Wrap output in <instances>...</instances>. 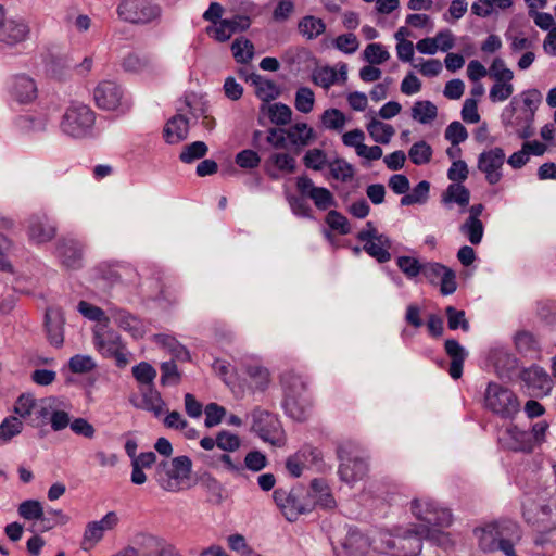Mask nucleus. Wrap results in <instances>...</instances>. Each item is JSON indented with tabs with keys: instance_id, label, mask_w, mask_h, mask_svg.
Listing matches in <instances>:
<instances>
[{
	"instance_id": "obj_7",
	"label": "nucleus",
	"mask_w": 556,
	"mask_h": 556,
	"mask_svg": "<svg viewBox=\"0 0 556 556\" xmlns=\"http://www.w3.org/2000/svg\"><path fill=\"white\" fill-rule=\"evenodd\" d=\"M412 513L422 525L417 528L426 527L431 530L443 531L452 523V514L448 509L440 507L429 498H416L412 502Z\"/></svg>"
},
{
	"instance_id": "obj_8",
	"label": "nucleus",
	"mask_w": 556,
	"mask_h": 556,
	"mask_svg": "<svg viewBox=\"0 0 556 556\" xmlns=\"http://www.w3.org/2000/svg\"><path fill=\"white\" fill-rule=\"evenodd\" d=\"M251 429L261 440L273 446L280 447L286 443V435L280 420L276 415L267 410L256 408L252 412Z\"/></svg>"
},
{
	"instance_id": "obj_21",
	"label": "nucleus",
	"mask_w": 556,
	"mask_h": 556,
	"mask_svg": "<svg viewBox=\"0 0 556 556\" xmlns=\"http://www.w3.org/2000/svg\"><path fill=\"white\" fill-rule=\"evenodd\" d=\"M122 67L125 72L144 76H153L160 72V64L154 56L138 52L128 53L122 61Z\"/></svg>"
},
{
	"instance_id": "obj_48",
	"label": "nucleus",
	"mask_w": 556,
	"mask_h": 556,
	"mask_svg": "<svg viewBox=\"0 0 556 556\" xmlns=\"http://www.w3.org/2000/svg\"><path fill=\"white\" fill-rule=\"evenodd\" d=\"M330 175L333 179L349 182L354 177V167L343 159H336L328 164Z\"/></svg>"
},
{
	"instance_id": "obj_56",
	"label": "nucleus",
	"mask_w": 556,
	"mask_h": 556,
	"mask_svg": "<svg viewBox=\"0 0 556 556\" xmlns=\"http://www.w3.org/2000/svg\"><path fill=\"white\" fill-rule=\"evenodd\" d=\"M207 146L203 141H194L190 144H187L184 147L179 159L184 163H192L195 160H199L206 155L207 153Z\"/></svg>"
},
{
	"instance_id": "obj_34",
	"label": "nucleus",
	"mask_w": 556,
	"mask_h": 556,
	"mask_svg": "<svg viewBox=\"0 0 556 556\" xmlns=\"http://www.w3.org/2000/svg\"><path fill=\"white\" fill-rule=\"evenodd\" d=\"M141 396L142 403L140 408L151 412L155 417H160L166 412V403L153 386L143 388Z\"/></svg>"
},
{
	"instance_id": "obj_15",
	"label": "nucleus",
	"mask_w": 556,
	"mask_h": 556,
	"mask_svg": "<svg viewBox=\"0 0 556 556\" xmlns=\"http://www.w3.org/2000/svg\"><path fill=\"white\" fill-rule=\"evenodd\" d=\"M118 522L119 517L115 511H109L100 520L88 522L81 541L83 549L93 548L103 539L104 533L115 529Z\"/></svg>"
},
{
	"instance_id": "obj_37",
	"label": "nucleus",
	"mask_w": 556,
	"mask_h": 556,
	"mask_svg": "<svg viewBox=\"0 0 556 556\" xmlns=\"http://www.w3.org/2000/svg\"><path fill=\"white\" fill-rule=\"evenodd\" d=\"M244 366L254 391L264 392L270 383L269 370L258 363L245 364Z\"/></svg>"
},
{
	"instance_id": "obj_9",
	"label": "nucleus",
	"mask_w": 556,
	"mask_h": 556,
	"mask_svg": "<svg viewBox=\"0 0 556 556\" xmlns=\"http://www.w3.org/2000/svg\"><path fill=\"white\" fill-rule=\"evenodd\" d=\"M489 76L494 80L490 88L489 98L491 102L498 103L508 100L514 91V72L507 67L502 58H495L489 67Z\"/></svg>"
},
{
	"instance_id": "obj_40",
	"label": "nucleus",
	"mask_w": 556,
	"mask_h": 556,
	"mask_svg": "<svg viewBox=\"0 0 556 556\" xmlns=\"http://www.w3.org/2000/svg\"><path fill=\"white\" fill-rule=\"evenodd\" d=\"M286 134L291 144L299 148L309 144L314 139V130L306 123H296L286 129Z\"/></svg>"
},
{
	"instance_id": "obj_19",
	"label": "nucleus",
	"mask_w": 556,
	"mask_h": 556,
	"mask_svg": "<svg viewBox=\"0 0 556 556\" xmlns=\"http://www.w3.org/2000/svg\"><path fill=\"white\" fill-rule=\"evenodd\" d=\"M521 380L531 396L548 395L553 387L549 375L540 366H531L525 369L521 372Z\"/></svg>"
},
{
	"instance_id": "obj_35",
	"label": "nucleus",
	"mask_w": 556,
	"mask_h": 556,
	"mask_svg": "<svg viewBox=\"0 0 556 556\" xmlns=\"http://www.w3.org/2000/svg\"><path fill=\"white\" fill-rule=\"evenodd\" d=\"M260 110L277 126H286L291 122L292 111L287 104L280 102L263 103Z\"/></svg>"
},
{
	"instance_id": "obj_46",
	"label": "nucleus",
	"mask_w": 556,
	"mask_h": 556,
	"mask_svg": "<svg viewBox=\"0 0 556 556\" xmlns=\"http://www.w3.org/2000/svg\"><path fill=\"white\" fill-rule=\"evenodd\" d=\"M430 184L426 180L418 182L414 189L401 198V205L424 204L429 198Z\"/></svg>"
},
{
	"instance_id": "obj_52",
	"label": "nucleus",
	"mask_w": 556,
	"mask_h": 556,
	"mask_svg": "<svg viewBox=\"0 0 556 556\" xmlns=\"http://www.w3.org/2000/svg\"><path fill=\"white\" fill-rule=\"evenodd\" d=\"M397 535H392L388 532L378 533L372 540H370L371 547L379 553H391L395 556L397 549Z\"/></svg>"
},
{
	"instance_id": "obj_45",
	"label": "nucleus",
	"mask_w": 556,
	"mask_h": 556,
	"mask_svg": "<svg viewBox=\"0 0 556 556\" xmlns=\"http://www.w3.org/2000/svg\"><path fill=\"white\" fill-rule=\"evenodd\" d=\"M56 397L49 396L41 399L36 402L33 417L30 418V421L38 426L41 424H45L47 420H49L50 414L54 407V404H56Z\"/></svg>"
},
{
	"instance_id": "obj_18",
	"label": "nucleus",
	"mask_w": 556,
	"mask_h": 556,
	"mask_svg": "<svg viewBox=\"0 0 556 556\" xmlns=\"http://www.w3.org/2000/svg\"><path fill=\"white\" fill-rule=\"evenodd\" d=\"M30 36V26L23 17H4L0 27V42L15 47L26 41Z\"/></svg>"
},
{
	"instance_id": "obj_3",
	"label": "nucleus",
	"mask_w": 556,
	"mask_h": 556,
	"mask_svg": "<svg viewBox=\"0 0 556 556\" xmlns=\"http://www.w3.org/2000/svg\"><path fill=\"white\" fill-rule=\"evenodd\" d=\"M192 468L191 459L188 456H178L172 460L159 463L155 470V479L159 485L168 492H177L190 478Z\"/></svg>"
},
{
	"instance_id": "obj_5",
	"label": "nucleus",
	"mask_w": 556,
	"mask_h": 556,
	"mask_svg": "<svg viewBox=\"0 0 556 556\" xmlns=\"http://www.w3.org/2000/svg\"><path fill=\"white\" fill-rule=\"evenodd\" d=\"M274 500L288 521H295L301 515L314 509V501L303 488H293L290 491L277 489Z\"/></svg>"
},
{
	"instance_id": "obj_30",
	"label": "nucleus",
	"mask_w": 556,
	"mask_h": 556,
	"mask_svg": "<svg viewBox=\"0 0 556 556\" xmlns=\"http://www.w3.org/2000/svg\"><path fill=\"white\" fill-rule=\"evenodd\" d=\"M189 132L188 118L178 113L168 119L164 127V138L167 143L175 144L185 140Z\"/></svg>"
},
{
	"instance_id": "obj_60",
	"label": "nucleus",
	"mask_w": 556,
	"mask_h": 556,
	"mask_svg": "<svg viewBox=\"0 0 556 556\" xmlns=\"http://www.w3.org/2000/svg\"><path fill=\"white\" fill-rule=\"evenodd\" d=\"M364 60L369 64H382L389 60L390 53L381 43H369L364 52Z\"/></svg>"
},
{
	"instance_id": "obj_26",
	"label": "nucleus",
	"mask_w": 556,
	"mask_h": 556,
	"mask_svg": "<svg viewBox=\"0 0 556 556\" xmlns=\"http://www.w3.org/2000/svg\"><path fill=\"white\" fill-rule=\"evenodd\" d=\"M371 547L370 540L356 530L348 533L337 556H366Z\"/></svg>"
},
{
	"instance_id": "obj_63",
	"label": "nucleus",
	"mask_w": 556,
	"mask_h": 556,
	"mask_svg": "<svg viewBox=\"0 0 556 556\" xmlns=\"http://www.w3.org/2000/svg\"><path fill=\"white\" fill-rule=\"evenodd\" d=\"M321 123L327 129L341 130L345 126L346 117L338 109H328L323 113Z\"/></svg>"
},
{
	"instance_id": "obj_44",
	"label": "nucleus",
	"mask_w": 556,
	"mask_h": 556,
	"mask_svg": "<svg viewBox=\"0 0 556 556\" xmlns=\"http://www.w3.org/2000/svg\"><path fill=\"white\" fill-rule=\"evenodd\" d=\"M253 83L255 84L256 96L264 103H269V101L276 99L280 93L274 81L264 79L260 75L254 77Z\"/></svg>"
},
{
	"instance_id": "obj_2",
	"label": "nucleus",
	"mask_w": 556,
	"mask_h": 556,
	"mask_svg": "<svg viewBox=\"0 0 556 556\" xmlns=\"http://www.w3.org/2000/svg\"><path fill=\"white\" fill-rule=\"evenodd\" d=\"M96 113L86 104L73 103L63 114L60 127L63 134L83 139L93 136Z\"/></svg>"
},
{
	"instance_id": "obj_57",
	"label": "nucleus",
	"mask_w": 556,
	"mask_h": 556,
	"mask_svg": "<svg viewBox=\"0 0 556 556\" xmlns=\"http://www.w3.org/2000/svg\"><path fill=\"white\" fill-rule=\"evenodd\" d=\"M36 402L37 400L31 394H21L14 404L13 410L20 419L31 418Z\"/></svg>"
},
{
	"instance_id": "obj_51",
	"label": "nucleus",
	"mask_w": 556,
	"mask_h": 556,
	"mask_svg": "<svg viewBox=\"0 0 556 556\" xmlns=\"http://www.w3.org/2000/svg\"><path fill=\"white\" fill-rule=\"evenodd\" d=\"M17 511L22 518L27 520H41L42 522L48 521V519L45 518L41 503L36 500L22 502Z\"/></svg>"
},
{
	"instance_id": "obj_13",
	"label": "nucleus",
	"mask_w": 556,
	"mask_h": 556,
	"mask_svg": "<svg viewBox=\"0 0 556 556\" xmlns=\"http://www.w3.org/2000/svg\"><path fill=\"white\" fill-rule=\"evenodd\" d=\"M117 14L125 22L147 24L160 17L161 9L149 0H122Z\"/></svg>"
},
{
	"instance_id": "obj_53",
	"label": "nucleus",
	"mask_w": 556,
	"mask_h": 556,
	"mask_svg": "<svg viewBox=\"0 0 556 556\" xmlns=\"http://www.w3.org/2000/svg\"><path fill=\"white\" fill-rule=\"evenodd\" d=\"M23 421L16 416H9L0 424V440L9 442L23 430Z\"/></svg>"
},
{
	"instance_id": "obj_43",
	"label": "nucleus",
	"mask_w": 556,
	"mask_h": 556,
	"mask_svg": "<svg viewBox=\"0 0 556 556\" xmlns=\"http://www.w3.org/2000/svg\"><path fill=\"white\" fill-rule=\"evenodd\" d=\"M438 109L429 100L417 101L412 108V117L420 124H429L437 118Z\"/></svg>"
},
{
	"instance_id": "obj_55",
	"label": "nucleus",
	"mask_w": 556,
	"mask_h": 556,
	"mask_svg": "<svg viewBox=\"0 0 556 556\" xmlns=\"http://www.w3.org/2000/svg\"><path fill=\"white\" fill-rule=\"evenodd\" d=\"M49 421L53 431H61L71 426L72 420L70 414L62 409V402L59 399L50 414Z\"/></svg>"
},
{
	"instance_id": "obj_22",
	"label": "nucleus",
	"mask_w": 556,
	"mask_h": 556,
	"mask_svg": "<svg viewBox=\"0 0 556 556\" xmlns=\"http://www.w3.org/2000/svg\"><path fill=\"white\" fill-rule=\"evenodd\" d=\"M523 516L526 520L536 526L543 532H549L556 529V504H544L535 507H525Z\"/></svg>"
},
{
	"instance_id": "obj_14",
	"label": "nucleus",
	"mask_w": 556,
	"mask_h": 556,
	"mask_svg": "<svg viewBox=\"0 0 556 556\" xmlns=\"http://www.w3.org/2000/svg\"><path fill=\"white\" fill-rule=\"evenodd\" d=\"M506 154L502 148L495 147L480 153L477 167L483 173L489 185H496L503 178V166Z\"/></svg>"
},
{
	"instance_id": "obj_62",
	"label": "nucleus",
	"mask_w": 556,
	"mask_h": 556,
	"mask_svg": "<svg viewBox=\"0 0 556 556\" xmlns=\"http://www.w3.org/2000/svg\"><path fill=\"white\" fill-rule=\"evenodd\" d=\"M315 103V96L312 89L308 87H301L295 93V109L301 113H309Z\"/></svg>"
},
{
	"instance_id": "obj_64",
	"label": "nucleus",
	"mask_w": 556,
	"mask_h": 556,
	"mask_svg": "<svg viewBox=\"0 0 556 556\" xmlns=\"http://www.w3.org/2000/svg\"><path fill=\"white\" fill-rule=\"evenodd\" d=\"M325 222L330 229L341 235H348L351 231L348 218L336 210H331L327 213Z\"/></svg>"
},
{
	"instance_id": "obj_20",
	"label": "nucleus",
	"mask_w": 556,
	"mask_h": 556,
	"mask_svg": "<svg viewBox=\"0 0 556 556\" xmlns=\"http://www.w3.org/2000/svg\"><path fill=\"white\" fill-rule=\"evenodd\" d=\"M251 25L250 17L245 15H236L231 18L220 20L217 24L208 26L206 33L219 42H225L231 38L235 33L243 31Z\"/></svg>"
},
{
	"instance_id": "obj_23",
	"label": "nucleus",
	"mask_w": 556,
	"mask_h": 556,
	"mask_svg": "<svg viewBox=\"0 0 556 556\" xmlns=\"http://www.w3.org/2000/svg\"><path fill=\"white\" fill-rule=\"evenodd\" d=\"M28 238L34 243H46L56 235V226L46 215H33L28 220Z\"/></svg>"
},
{
	"instance_id": "obj_47",
	"label": "nucleus",
	"mask_w": 556,
	"mask_h": 556,
	"mask_svg": "<svg viewBox=\"0 0 556 556\" xmlns=\"http://www.w3.org/2000/svg\"><path fill=\"white\" fill-rule=\"evenodd\" d=\"M231 51L238 63L245 64L253 59L254 46L249 39L240 37L232 42Z\"/></svg>"
},
{
	"instance_id": "obj_28",
	"label": "nucleus",
	"mask_w": 556,
	"mask_h": 556,
	"mask_svg": "<svg viewBox=\"0 0 556 556\" xmlns=\"http://www.w3.org/2000/svg\"><path fill=\"white\" fill-rule=\"evenodd\" d=\"M64 316L60 308L50 307L46 311V327L48 339L51 344L61 346L64 341L63 326Z\"/></svg>"
},
{
	"instance_id": "obj_41",
	"label": "nucleus",
	"mask_w": 556,
	"mask_h": 556,
	"mask_svg": "<svg viewBox=\"0 0 556 556\" xmlns=\"http://www.w3.org/2000/svg\"><path fill=\"white\" fill-rule=\"evenodd\" d=\"M282 405L286 414L296 421L305 420L308 415L309 400L307 396L283 400Z\"/></svg>"
},
{
	"instance_id": "obj_29",
	"label": "nucleus",
	"mask_w": 556,
	"mask_h": 556,
	"mask_svg": "<svg viewBox=\"0 0 556 556\" xmlns=\"http://www.w3.org/2000/svg\"><path fill=\"white\" fill-rule=\"evenodd\" d=\"M445 352L451 358L448 374L453 379H459L463 375V366L468 352L457 340L447 339L444 344Z\"/></svg>"
},
{
	"instance_id": "obj_31",
	"label": "nucleus",
	"mask_w": 556,
	"mask_h": 556,
	"mask_svg": "<svg viewBox=\"0 0 556 556\" xmlns=\"http://www.w3.org/2000/svg\"><path fill=\"white\" fill-rule=\"evenodd\" d=\"M265 166L267 174L277 179L279 174L273 172L271 167L282 174H293L296 169V160L289 153L275 152L267 159Z\"/></svg>"
},
{
	"instance_id": "obj_49",
	"label": "nucleus",
	"mask_w": 556,
	"mask_h": 556,
	"mask_svg": "<svg viewBox=\"0 0 556 556\" xmlns=\"http://www.w3.org/2000/svg\"><path fill=\"white\" fill-rule=\"evenodd\" d=\"M470 200L469 190L460 184H451L443 193V202L457 203L460 206H467Z\"/></svg>"
},
{
	"instance_id": "obj_25",
	"label": "nucleus",
	"mask_w": 556,
	"mask_h": 556,
	"mask_svg": "<svg viewBox=\"0 0 556 556\" xmlns=\"http://www.w3.org/2000/svg\"><path fill=\"white\" fill-rule=\"evenodd\" d=\"M501 440L509 450L516 452L529 453L535 447L531 433L519 429L517 426L507 427Z\"/></svg>"
},
{
	"instance_id": "obj_6",
	"label": "nucleus",
	"mask_w": 556,
	"mask_h": 556,
	"mask_svg": "<svg viewBox=\"0 0 556 556\" xmlns=\"http://www.w3.org/2000/svg\"><path fill=\"white\" fill-rule=\"evenodd\" d=\"M337 454L340 460L338 473L343 482L353 485L367 476L369 470L367 460L351 444L340 445Z\"/></svg>"
},
{
	"instance_id": "obj_54",
	"label": "nucleus",
	"mask_w": 556,
	"mask_h": 556,
	"mask_svg": "<svg viewBox=\"0 0 556 556\" xmlns=\"http://www.w3.org/2000/svg\"><path fill=\"white\" fill-rule=\"evenodd\" d=\"M408 156L416 165L427 164L431 160L432 148L426 141H418L410 147Z\"/></svg>"
},
{
	"instance_id": "obj_1",
	"label": "nucleus",
	"mask_w": 556,
	"mask_h": 556,
	"mask_svg": "<svg viewBox=\"0 0 556 556\" xmlns=\"http://www.w3.org/2000/svg\"><path fill=\"white\" fill-rule=\"evenodd\" d=\"M478 545L484 553L501 551L505 556H518L515 546L521 541L520 526L513 520H500L475 530Z\"/></svg>"
},
{
	"instance_id": "obj_50",
	"label": "nucleus",
	"mask_w": 556,
	"mask_h": 556,
	"mask_svg": "<svg viewBox=\"0 0 556 556\" xmlns=\"http://www.w3.org/2000/svg\"><path fill=\"white\" fill-rule=\"evenodd\" d=\"M459 231L468 239L471 244L478 245L482 241L484 235V226L481 220L466 219L459 226Z\"/></svg>"
},
{
	"instance_id": "obj_11",
	"label": "nucleus",
	"mask_w": 556,
	"mask_h": 556,
	"mask_svg": "<svg viewBox=\"0 0 556 556\" xmlns=\"http://www.w3.org/2000/svg\"><path fill=\"white\" fill-rule=\"evenodd\" d=\"M501 119L505 127L513 128L522 139H528L533 135L534 115L531 110L522 109L517 98H513L504 108Z\"/></svg>"
},
{
	"instance_id": "obj_36",
	"label": "nucleus",
	"mask_w": 556,
	"mask_h": 556,
	"mask_svg": "<svg viewBox=\"0 0 556 556\" xmlns=\"http://www.w3.org/2000/svg\"><path fill=\"white\" fill-rule=\"evenodd\" d=\"M281 384L285 395L283 400L307 396L305 381L294 372L283 374L281 377Z\"/></svg>"
},
{
	"instance_id": "obj_58",
	"label": "nucleus",
	"mask_w": 556,
	"mask_h": 556,
	"mask_svg": "<svg viewBox=\"0 0 556 556\" xmlns=\"http://www.w3.org/2000/svg\"><path fill=\"white\" fill-rule=\"evenodd\" d=\"M303 163L307 168L313 170H321L329 164L325 151L317 148L306 151L303 156Z\"/></svg>"
},
{
	"instance_id": "obj_10",
	"label": "nucleus",
	"mask_w": 556,
	"mask_h": 556,
	"mask_svg": "<svg viewBox=\"0 0 556 556\" xmlns=\"http://www.w3.org/2000/svg\"><path fill=\"white\" fill-rule=\"evenodd\" d=\"M93 343L99 353L106 358H114L118 367L123 368L129 363V353L117 332L98 329L93 333Z\"/></svg>"
},
{
	"instance_id": "obj_16",
	"label": "nucleus",
	"mask_w": 556,
	"mask_h": 556,
	"mask_svg": "<svg viewBox=\"0 0 556 556\" xmlns=\"http://www.w3.org/2000/svg\"><path fill=\"white\" fill-rule=\"evenodd\" d=\"M296 188L302 195L311 199L320 211H327L337 205L333 194L325 187L315 186L308 176L298 177Z\"/></svg>"
},
{
	"instance_id": "obj_4",
	"label": "nucleus",
	"mask_w": 556,
	"mask_h": 556,
	"mask_svg": "<svg viewBox=\"0 0 556 556\" xmlns=\"http://www.w3.org/2000/svg\"><path fill=\"white\" fill-rule=\"evenodd\" d=\"M427 539L432 543L446 546L450 544V536L446 532L440 530H431L426 527L408 530L397 535V549L395 556H418L421 552V541Z\"/></svg>"
},
{
	"instance_id": "obj_27",
	"label": "nucleus",
	"mask_w": 556,
	"mask_h": 556,
	"mask_svg": "<svg viewBox=\"0 0 556 556\" xmlns=\"http://www.w3.org/2000/svg\"><path fill=\"white\" fill-rule=\"evenodd\" d=\"M348 79V65L341 64L339 72L331 66H323L313 71L312 80L315 85L320 86L324 89H329L331 86L337 84L339 80L345 83Z\"/></svg>"
},
{
	"instance_id": "obj_38",
	"label": "nucleus",
	"mask_w": 556,
	"mask_h": 556,
	"mask_svg": "<svg viewBox=\"0 0 556 556\" xmlns=\"http://www.w3.org/2000/svg\"><path fill=\"white\" fill-rule=\"evenodd\" d=\"M299 33L307 40H314L325 33V22L314 15H306L299 21Z\"/></svg>"
},
{
	"instance_id": "obj_42",
	"label": "nucleus",
	"mask_w": 556,
	"mask_h": 556,
	"mask_svg": "<svg viewBox=\"0 0 556 556\" xmlns=\"http://www.w3.org/2000/svg\"><path fill=\"white\" fill-rule=\"evenodd\" d=\"M391 248V241L388 237L370 240L364 243L363 249L379 263H386L390 261L391 254L389 249Z\"/></svg>"
},
{
	"instance_id": "obj_24",
	"label": "nucleus",
	"mask_w": 556,
	"mask_h": 556,
	"mask_svg": "<svg viewBox=\"0 0 556 556\" xmlns=\"http://www.w3.org/2000/svg\"><path fill=\"white\" fill-rule=\"evenodd\" d=\"M56 256L67 268H80L83 265V247L74 239H62L56 248Z\"/></svg>"
},
{
	"instance_id": "obj_33",
	"label": "nucleus",
	"mask_w": 556,
	"mask_h": 556,
	"mask_svg": "<svg viewBox=\"0 0 556 556\" xmlns=\"http://www.w3.org/2000/svg\"><path fill=\"white\" fill-rule=\"evenodd\" d=\"M12 93L21 103L31 102L37 97V85L33 78L26 75H17L13 80Z\"/></svg>"
},
{
	"instance_id": "obj_59",
	"label": "nucleus",
	"mask_w": 556,
	"mask_h": 556,
	"mask_svg": "<svg viewBox=\"0 0 556 556\" xmlns=\"http://www.w3.org/2000/svg\"><path fill=\"white\" fill-rule=\"evenodd\" d=\"M68 367L74 374H87L93 370L97 364L89 355L76 354L70 358Z\"/></svg>"
},
{
	"instance_id": "obj_61",
	"label": "nucleus",
	"mask_w": 556,
	"mask_h": 556,
	"mask_svg": "<svg viewBox=\"0 0 556 556\" xmlns=\"http://www.w3.org/2000/svg\"><path fill=\"white\" fill-rule=\"evenodd\" d=\"M132 375L140 384L150 387L156 378V370L151 364L141 362L132 367Z\"/></svg>"
},
{
	"instance_id": "obj_17",
	"label": "nucleus",
	"mask_w": 556,
	"mask_h": 556,
	"mask_svg": "<svg viewBox=\"0 0 556 556\" xmlns=\"http://www.w3.org/2000/svg\"><path fill=\"white\" fill-rule=\"evenodd\" d=\"M123 96L122 87L113 80H102L93 90L96 105L105 111L117 110L122 105Z\"/></svg>"
},
{
	"instance_id": "obj_39",
	"label": "nucleus",
	"mask_w": 556,
	"mask_h": 556,
	"mask_svg": "<svg viewBox=\"0 0 556 556\" xmlns=\"http://www.w3.org/2000/svg\"><path fill=\"white\" fill-rule=\"evenodd\" d=\"M366 129L372 140L381 144L389 143L395 135V129L392 125L386 124L375 117L367 124Z\"/></svg>"
},
{
	"instance_id": "obj_32",
	"label": "nucleus",
	"mask_w": 556,
	"mask_h": 556,
	"mask_svg": "<svg viewBox=\"0 0 556 556\" xmlns=\"http://www.w3.org/2000/svg\"><path fill=\"white\" fill-rule=\"evenodd\" d=\"M109 312L111 318L119 328L129 332L134 338L143 337L144 327L137 317L119 308H110Z\"/></svg>"
},
{
	"instance_id": "obj_12",
	"label": "nucleus",
	"mask_w": 556,
	"mask_h": 556,
	"mask_svg": "<svg viewBox=\"0 0 556 556\" xmlns=\"http://www.w3.org/2000/svg\"><path fill=\"white\" fill-rule=\"evenodd\" d=\"M485 405L504 418H510L519 412V402L516 395L497 383H489L485 391Z\"/></svg>"
}]
</instances>
